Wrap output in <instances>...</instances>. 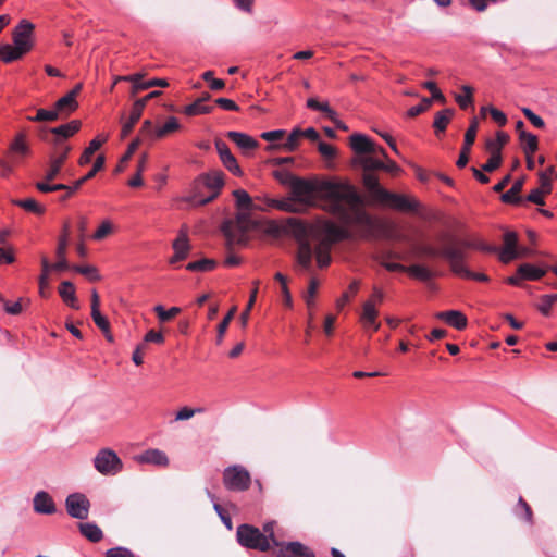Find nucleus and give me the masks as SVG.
I'll return each instance as SVG.
<instances>
[{"label": "nucleus", "mask_w": 557, "mask_h": 557, "mask_svg": "<svg viewBox=\"0 0 557 557\" xmlns=\"http://www.w3.org/2000/svg\"><path fill=\"white\" fill-rule=\"evenodd\" d=\"M290 193L293 199L301 205L313 206L320 200L323 210L344 225L358 227L361 237L373 234L375 221L366 211L362 196L348 181H310L297 176Z\"/></svg>", "instance_id": "1"}, {"label": "nucleus", "mask_w": 557, "mask_h": 557, "mask_svg": "<svg viewBox=\"0 0 557 557\" xmlns=\"http://www.w3.org/2000/svg\"><path fill=\"white\" fill-rule=\"evenodd\" d=\"M324 237L314 246L308 239L298 240L295 253V270L299 273L311 274L313 271V258L320 269L327 268L331 264L332 246L343 239H350L351 232L338 226L334 222H326L323 225Z\"/></svg>", "instance_id": "2"}, {"label": "nucleus", "mask_w": 557, "mask_h": 557, "mask_svg": "<svg viewBox=\"0 0 557 557\" xmlns=\"http://www.w3.org/2000/svg\"><path fill=\"white\" fill-rule=\"evenodd\" d=\"M225 175L221 170H212L199 175L193 185L191 195L185 200L195 206H205L213 201L224 186Z\"/></svg>", "instance_id": "3"}, {"label": "nucleus", "mask_w": 557, "mask_h": 557, "mask_svg": "<svg viewBox=\"0 0 557 557\" xmlns=\"http://www.w3.org/2000/svg\"><path fill=\"white\" fill-rule=\"evenodd\" d=\"M367 190L374 201L395 210L414 212L420 208L419 201L414 198L388 191L380 184H376L375 180L371 176L367 177Z\"/></svg>", "instance_id": "4"}, {"label": "nucleus", "mask_w": 557, "mask_h": 557, "mask_svg": "<svg viewBox=\"0 0 557 557\" xmlns=\"http://www.w3.org/2000/svg\"><path fill=\"white\" fill-rule=\"evenodd\" d=\"M237 542L245 548L259 552L270 550L269 537L263 534L257 527L251 524H240L236 530Z\"/></svg>", "instance_id": "5"}, {"label": "nucleus", "mask_w": 557, "mask_h": 557, "mask_svg": "<svg viewBox=\"0 0 557 557\" xmlns=\"http://www.w3.org/2000/svg\"><path fill=\"white\" fill-rule=\"evenodd\" d=\"M223 484L228 491L244 492L250 487L251 476L243 466H230L223 471Z\"/></svg>", "instance_id": "6"}, {"label": "nucleus", "mask_w": 557, "mask_h": 557, "mask_svg": "<svg viewBox=\"0 0 557 557\" xmlns=\"http://www.w3.org/2000/svg\"><path fill=\"white\" fill-rule=\"evenodd\" d=\"M12 40L23 55L28 53L35 45V25L28 20H21L12 30Z\"/></svg>", "instance_id": "7"}, {"label": "nucleus", "mask_w": 557, "mask_h": 557, "mask_svg": "<svg viewBox=\"0 0 557 557\" xmlns=\"http://www.w3.org/2000/svg\"><path fill=\"white\" fill-rule=\"evenodd\" d=\"M94 466L102 475H115L123 469L121 458L110 448H102L97 453Z\"/></svg>", "instance_id": "8"}, {"label": "nucleus", "mask_w": 557, "mask_h": 557, "mask_svg": "<svg viewBox=\"0 0 557 557\" xmlns=\"http://www.w3.org/2000/svg\"><path fill=\"white\" fill-rule=\"evenodd\" d=\"M248 222V213L239 212L236 216V224L232 221H225L222 224V233L226 239L228 249L235 244H243L245 242L246 223Z\"/></svg>", "instance_id": "9"}, {"label": "nucleus", "mask_w": 557, "mask_h": 557, "mask_svg": "<svg viewBox=\"0 0 557 557\" xmlns=\"http://www.w3.org/2000/svg\"><path fill=\"white\" fill-rule=\"evenodd\" d=\"M384 298V294L382 289L374 286L373 293L367 301H364L362 306V313L360 320L364 327H372L373 331H379L381 324L376 321L379 315V311L376 309V305H381Z\"/></svg>", "instance_id": "10"}, {"label": "nucleus", "mask_w": 557, "mask_h": 557, "mask_svg": "<svg viewBox=\"0 0 557 557\" xmlns=\"http://www.w3.org/2000/svg\"><path fill=\"white\" fill-rule=\"evenodd\" d=\"M443 255L444 259L447 260L451 272L455 273L456 275H459L465 278L476 280L480 282L488 281L487 275L483 273H474L466 267L465 261H462V253L459 250H444Z\"/></svg>", "instance_id": "11"}, {"label": "nucleus", "mask_w": 557, "mask_h": 557, "mask_svg": "<svg viewBox=\"0 0 557 557\" xmlns=\"http://www.w3.org/2000/svg\"><path fill=\"white\" fill-rule=\"evenodd\" d=\"M478 249L484 252H496L497 248L491 245H487L481 240H468V239H459L456 237H448L446 244L444 245V250H459L462 253V261L467 258V249Z\"/></svg>", "instance_id": "12"}, {"label": "nucleus", "mask_w": 557, "mask_h": 557, "mask_svg": "<svg viewBox=\"0 0 557 557\" xmlns=\"http://www.w3.org/2000/svg\"><path fill=\"white\" fill-rule=\"evenodd\" d=\"M65 507L72 518L85 520L89 515L90 502L84 494L73 493L66 497Z\"/></svg>", "instance_id": "13"}, {"label": "nucleus", "mask_w": 557, "mask_h": 557, "mask_svg": "<svg viewBox=\"0 0 557 557\" xmlns=\"http://www.w3.org/2000/svg\"><path fill=\"white\" fill-rule=\"evenodd\" d=\"M478 128H479V121L476 117H473L470 121V125H469L468 129L466 131L463 146L461 148L459 158L456 162V165L460 169L465 168L467 165V163L469 162L470 150H471L472 145L475 141Z\"/></svg>", "instance_id": "14"}, {"label": "nucleus", "mask_w": 557, "mask_h": 557, "mask_svg": "<svg viewBox=\"0 0 557 557\" xmlns=\"http://www.w3.org/2000/svg\"><path fill=\"white\" fill-rule=\"evenodd\" d=\"M276 547V557H315L314 552L300 542H280Z\"/></svg>", "instance_id": "15"}, {"label": "nucleus", "mask_w": 557, "mask_h": 557, "mask_svg": "<svg viewBox=\"0 0 557 557\" xmlns=\"http://www.w3.org/2000/svg\"><path fill=\"white\" fill-rule=\"evenodd\" d=\"M218 154L223 165L234 175L242 176L243 171L237 163L236 158L231 152L228 146L222 139H215L214 141Z\"/></svg>", "instance_id": "16"}, {"label": "nucleus", "mask_w": 557, "mask_h": 557, "mask_svg": "<svg viewBox=\"0 0 557 557\" xmlns=\"http://www.w3.org/2000/svg\"><path fill=\"white\" fill-rule=\"evenodd\" d=\"M504 246L499 252V260L503 263H509L510 261L519 258L518 249V235L516 232H506L503 236Z\"/></svg>", "instance_id": "17"}, {"label": "nucleus", "mask_w": 557, "mask_h": 557, "mask_svg": "<svg viewBox=\"0 0 557 557\" xmlns=\"http://www.w3.org/2000/svg\"><path fill=\"white\" fill-rule=\"evenodd\" d=\"M226 137L232 140L245 154H249L251 151L259 147L258 140L245 133L230 131L226 133Z\"/></svg>", "instance_id": "18"}, {"label": "nucleus", "mask_w": 557, "mask_h": 557, "mask_svg": "<svg viewBox=\"0 0 557 557\" xmlns=\"http://www.w3.org/2000/svg\"><path fill=\"white\" fill-rule=\"evenodd\" d=\"M358 163L363 169L362 174V183L367 188V177L371 176L375 180L376 184L379 183V177L374 174V171L382 170L384 168V162L372 157V156H362L359 158Z\"/></svg>", "instance_id": "19"}, {"label": "nucleus", "mask_w": 557, "mask_h": 557, "mask_svg": "<svg viewBox=\"0 0 557 557\" xmlns=\"http://www.w3.org/2000/svg\"><path fill=\"white\" fill-rule=\"evenodd\" d=\"M350 147L358 154H370L376 152V144L362 134L350 136Z\"/></svg>", "instance_id": "20"}, {"label": "nucleus", "mask_w": 557, "mask_h": 557, "mask_svg": "<svg viewBox=\"0 0 557 557\" xmlns=\"http://www.w3.org/2000/svg\"><path fill=\"white\" fill-rule=\"evenodd\" d=\"M34 510L41 515H52L57 508L52 497L47 492L40 491L34 497Z\"/></svg>", "instance_id": "21"}, {"label": "nucleus", "mask_w": 557, "mask_h": 557, "mask_svg": "<svg viewBox=\"0 0 557 557\" xmlns=\"http://www.w3.org/2000/svg\"><path fill=\"white\" fill-rule=\"evenodd\" d=\"M436 318L459 331L466 329L468 323L467 317L458 310L441 311Z\"/></svg>", "instance_id": "22"}, {"label": "nucleus", "mask_w": 557, "mask_h": 557, "mask_svg": "<svg viewBox=\"0 0 557 557\" xmlns=\"http://www.w3.org/2000/svg\"><path fill=\"white\" fill-rule=\"evenodd\" d=\"M144 109H143V101H135L132 106L129 117L124 124L122 125L121 129V138H126L134 129V126L136 123L140 120L143 115Z\"/></svg>", "instance_id": "23"}, {"label": "nucleus", "mask_w": 557, "mask_h": 557, "mask_svg": "<svg viewBox=\"0 0 557 557\" xmlns=\"http://www.w3.org/2000/svg\"><path fill=\"white\" fill-rule=\"evenodd\" d=\"M137 461L140 463H151L160 467H166L169 465V458L162 450L148 449L141 455L137 456Z\"/></svg>", "instance_id": "24"}, {"label": "nucleus", "mask_w": 557, "mask_h": 557, "mask_svg": "<svg viewBox=\"0 0 557 557\" xmlns=\"http://www.w3.org/2000/svg\"><path fill=\"white\" fill-rule=\"evenodd\" d=\"M174 256L170 259V263L184 260L189 251V244L187 233L184 231L180 232L178 237L173 243Z\"/></svg>", "instance_id": "25"}, {"label": "nucleus", "mask_w": 557, "mask_h": 557, "mask_svg": "<svg viewBox=\"0 0 557 557\" xmlns=\"http://www.w3.org/2000/svg\"><path fill=\"white\" fill-rule=\"evenodd\" d=\"M9 152L17 156H27L29 153V146L27 143V134L25 131L18 132L9 146Z\"/></svg>", "instance_id": "26"}, {"label": "nucleus", "mask_w": 557, "mask_h": 557, "mask_svg": "<svg viewBox=\"0 0 557 557\" xmlns=\"http://www.w3.org/2000/svg\"><path fill=\"white\" fill-rule=\"evenodd\" d=\"M59 294L63 301L73 309H78L75 286L70 281H63L59 286Z\"/></svg>", "instance_id": "27"}, {"label": "nucleus", "mask_w": 557, "mask_h": 557, "mask_svg": "<svg viewBox=\"0 0 557 557\" xmlns=\"http://www.w3.org/2000/svg\"><path fill=\"white\" fill-rule=\"evenodd\" d=\"M546 273V270L536 268L531 263H522L517 269V274L523 278L529 281H537L543 277Z\"/></svg>", "instance_id": "28"}, {"label": "nucleus", "mask_w": 557, "mask_h": 557, "mask_svg": "<svg viewBox=\"0 0 557 557\" xmlns=\"http://www.w3.org/2000/svg\"><path fill=\"white\" fill-rule=\"evenodd\" d=\"M108 140V135L98 136L94 138L89 146L83 151L79 157V165H86L91 161L92 154Z\"/></svg>", "instance_id": "29"}, {"label": "nucleus", "mask_w": 557, "mask_h": 557, "mask_svg": "<svg viewBox=\"0 0 557 557\" xmlns=\"http://www.w3.org/2000/svg\"><path fill=\"white\" fill-rule=\"evenodd\" d=\"M104 163H106V158L102 154H99L96 160H95V163L92 165V169L86 174L84 175L83 177H81L79 180H77L72 186H71V190L72 191H76L78 190L84 183H86L87 181L91 180L99 171H101L104 166Z\"/></svg>", "instance_id": "30"}, {"label": "nucleus", "mask_w": 557, "mask_h": 557, "mask_svg": "<svg viewBox=\"0 0 557 557\" xmlns=\"http://www.w3.org/2000/svg\"><path fill=\"white\" fill-rule=\"evenodd\" d=\"M454 114L455 110L451 108L444 109L435 114L433 127L435 129L436 135H438V133H443L446 131L447 125L449 124Z\"/></svg>", "instance_id": "31"}, {"label": "nucleus", "mask_w": 557, "mask_h": 557, "mask_svg": "<svg viewBox=\"0 0 557 557\" xmlns=\"http://www.w3.org/2000/svg\"><path fill=\"white\" fill-rule=\"evenodd\" d=\"M300 138H301L300 128H295L288 135V137L286 138V141L284 144H282V145L271 144L267 147V150L273 151V150L282 148L286 151H295L297 149V147L299 146Z\"/></svg>", "instance_id": "32"}, {"label": "nucleus", "mask_w": 557, "mask_h": 557, "mask_svg": "<svg viewBox=\"0 0 557 557\" xmlns=\"http://www.w3.org/2000/svg\"><path fill=\"white\" fill-rule=\"evenodd\" d=\"M77 108V100L69 95L63 96L54 103V109L58 111L59 116L63 114L69 115L70 113L76 111Z\"/></svg>", "instance_id": "33"}, {"label": "nucleus", "mask_w": 557, "mask_h": 557, "mask_svg": "<svg viewBox=\"0 0 557 557\" xmlns=\"http://www.w3.org/2000/svg\"><path fill=\"white\" fill-rule=\"evenodd\" d=\"M523 188V180H517L511 188L502 195V200L505 203L519 205L522 202V198L520 197V193Z\"/></svg>", "instance_id": "34"}, {"label": "nucleus", "mask_w": 557, "mask_h": 557, "mask_svg": "<svg viewBox=\"0 0 557 557\" xmlns=\"http://www.w3.org/2000/svg\"><path fill=\"white\" fill-rule=\"evenodd\" d=\"M81 533L90 542L98 543L103 537V532L96 523H79Z\"/></svg>", "instance_id": "35"}, {"label": "nucleus", "mask_w": 557, "mask_h": 557, "mask_svg": "<svg viewBox=\"0 0 557 557\" xmlns=\"http://www.w3.org/2000/svg\"><path fill=\"white\" fill-rule=\"evenodd\" d=\"M82 123L78 120H73L66 124L51 128V133L62 138H69L81 129Z\"/></svg>", "instance_id": "36"}, {"label": "nucleus", "mask_w": 557, "mask_h": 557, "mask_svg": "<svg viewBox=\"0 0 557 557\" xmlns=\"http://www.w3.org/2000/svg\"><path fill=\"white\" fill-rule=\"evenodd\" d=\"M51 272V264L47 257H41V274L39 276V293L42 297H47L46 289L49 286V274Z\"/></svg>", "instance_id": "37"}, {"label": "nucleus", "mask_w": 557, "mask_h": 557, "mask_svg": "<svg viewBox=\"0 0 557 557\" xmlns=\"http://www.w3.org/2000/svg\"><path fill=\"white\" fill-rule=\"evenodd\" d=\"M521 146L524 154H534L539 148L537 137L525 131H521Z\"/></svg>", "instance_id": "38"}, {"label": "nucleus", "mask_w": 557, "mask_h": 557, "mask_svg": "<svg viewBox=\"0 0 557 557\" xmlns=\"http://www.w3.org/2000/svg\"><path fill=\"white\" fill-rule=\"evenodd\" d=\"M169 83L163 78H152L147 82L138 83L137 85H132L131 95L134 97L138 92L152 88V87H168Z\"/></svg>", "instance_id": "39"}, {"label": "nucleus", "mask_w": 557, "mask_h": 557, "mask_svg": "<svg viewBox=\"0 0 557 557\" xmlns=\"http://www.w3.org/2000/svg\"><path fill=\"white\" fill-rule=\"evenodd\" d=\"M212 106H206L199 98L195 100L193 103L186 106L183 110V113L188 116L199 115V114H208L212 112Z\"/></svg>", "instance_id": "40"}, {"label": "nucleus", "mask_w": 557, "mask_h": 557, "mask_svg": "<svg viewBox=\"0 0 557 557\" xmlns=\"http://www.w3.org/2000/svg\"><path fill=\"white\" fill-rule=\"evenodd\" d=\"M13 203L15 206L23 208L24 210L32 212L34 214H37V215H41L45 212V207L39 205L33 198L14 200Z\"/></svg>", "instance_id": "41"}, {"label": "nucleus", "mask_w": 557, "mask_h": 557, "mask_svg": "<svg viewBox=\"0 0 557 557\" xmlns=\"http://www.w3.org/2000/svg\"><path fill=\"white\" fill-rule=\"evenodd\" d=\"M461 90L463 95H456L455 100L462 110H466L473 104L474 89L470 85H462Z\"/></svg>", "instance_id": "42"}, {"label": "nucleus", "mask_w": 557, "mask_h": 557, "mask_svg": "<svg viewBox=\"0 0 557 557\" xmlns=\"http://www.w3.org/2000/svg\"><path fill=\"white\" fill-rule=\"evenodd\" d=\"M139 145L140 137H136L134 140H132V143L128 145L126 152L120 159V162L114 170L115 173H121L124 171L125 164L131 160L132 156L138 149Z\"/></svg>", "instance_id": "43"}, {"label": "nucleus", "mask_w": 557, "mask_h": 557, "mask_svg": "<svg viewBox=\"0 0 557 557\" xmlns=\"http://www.w3.org/2000/svg\"><path fill=\"white\" fill-rule=\"evenodd\" d=\"M157 132H158V127H154L153 126V123L152 121L150 120H145L141 124V127L139 129V133H138V136L137 137H140V144L145 140H154V139H158L157 138Z\"/></svg>", "instance_id": "44"}, {"label": "nucleus", "mask_w": 557, "mask_h": 557, "mask_svg": "<svg viewBox=\"0 0 557 557\" xmlns=\"http://www.w3.org/2000/svg\"><path fill=\"white\" fill-rule=\"evenodd\" d=\"M54 145H55V148H54V151L53 153L50 156V158H52L57 163L63 165L64 162L66 161L67 157H69V153L71 151V147L70 146H63L62 145V140L57 138L54 140Z\"/></svg>", "instance_id": "45"}, {"label": "nucleus", "mask_w": 557, "mask_h": 557, "mask_svg": "<svg viewBox=\"0 0 557 557\" xmlns=\"http://www.w3.org/2000/svg\"><path fill=\"white\" fill-rule=\"evenodd\" d=\"M23 57V53L18 51L14 46L5 44L0 47V59L5 63H11Z\"/></svg>", "instance_id": "46"}, {"label": "nucleus", "mask_w": 557, "mask_h": 557, "mask_svg": "<svg viewBox=\"0 0 557 557\" xmlns=\"http://www.w3.org/2000/svg\"><path fill=\"white\" fill-rule=\"evenodd\" d=\"M216 267V261L213 259H201L198 261L189 262L186 265L188 271H199V272H209L212 271Z\"/></svg>", "instance_id": "47"}, {"label": "nucleus", "mask_w": 557, "mask_h": 557, "mask_svg": "<svg viewBox=\"0 0 557 557\" xmlns=\"http://www.w3.org/2000/svg\"><path fill=\"white\" fill-rule=\"evenodd\" d=\"M236 199V206L239 210L249 211L252 207V200L249 194L244 189H236L233 191Z\"/></svg>", "instance_id": "48"}, {"label": "nucleus", "mask_w": 557, "mask_h": 557, "mask_svg": "<svg viewBox=\"0 0 557 557\" xmlns=\"http://www.w3.org/2000/svg\"><path fill=\"white\" fill-rule=\"evenodd\" d=\"M555 175V166L552 165L547 168L545 171L540 172V187L543 188V191L546 194L552 193V177Z\"/></svg>", "instance_id": "49"}, {"label": "nucleus", "mask_w": 557, "mask_h": 557, "mask_svg": "<svg viewBox=\"0 0 557 557\" xmlns=\"http://www.w3.org/2000/svg\"><path fill=\"white\" fill-rule=\"evenodd\" d=\"M307 107L311 110L325 113L330 120L337 115V113L329 106L327 102L320 103L315 98H309L307 100Z\"/></svg>", "instance_id": "50"}, {"label": "nucleus", "mask_w": 557, "mask_h": 557, "mask_svg": "<svg viewBox=\"0 0 557 557\" xmlns=\"http://www.w3.org/2000/svg\"><path fill=\"white\" fill-rule=\"evenodd\" d=\"M70 239V224L65 222L62 227V232L58 238V246L55 250V255H66L67 246Z\"/></svg>", "instance_id": "51"}, {"label": "nucleus", "mask_w": 557, "mask_h": 557, "mask_svg": "<svg viewBox=\"0 0 557 557\" xmlns=\"http://www.w3.org/2000/svg\"><path fill=\"white\" fill-rule=\"evenodd\" d=\"M406 272L423 282L431 280L433 276L432 272L428 268L420 264L407 267Z\"/></svg>", "instance_id": "52"}, {"label": "nucleus", "mask_w": 557, "mask_h": 557, "mask_svg": "<svg viewBox=\"0 0 557 557\" xmlns=\"http://www.w3.org/2000/svg\"><path fill=\"white\" fill-rule=\"evenodd\" d=\"M27 119L32 122H53L59 119V115L55 109H38L35 116H28Z\"/></svg>", "instance_id": "53"}, {"label": "nucleus", "mask_w": 557, "mask_h": 557, "mask_svg": "<svg viewBox=\"0 0 557 557\" xmlns=\"http://www.w3.org/2000/svg\"><path fill=\"white\" fill-rule=\"evenodd\" d=\"M181 128L178 120L174 116H171L166 120L163 126L158 127L157 138H163L166 135L174 133Z\"/></svg>", "instance_id": "54"}, {"label": "nucleus", "mask_w": 557, "mask_h": 557, "mask_svg": "<svg viewBox=\"0 0 557 557\" xmlns=\"http://www.w3.org/2000/svg\"><path fill=\"white\" fill-rule=\"evenodd\" d=\"M181 311L182 309L178 307H171L169 310H165L161 305L154 307V312L160 322H168L174 319Z\"/></svg>", "instance_id": "55"}, {"label": "nucleus", "mask_w": 557, "mask_h": 557, "mask_svg": "<svg viewBox=\"0 0 557 557\" xmlns=\"http://www.w3.org/2000/svg\"><path fill=\"white\" fill-rule=\"evenodd\" d=\"M314 272V270L312 271ZM311 277H310V281H309V286H308V290L305 295V301H306V305L308 308H312L314 306V297L317 295V292H318V287H319V281L313 276V273L309 274Z\"/></svg>", "instance_id": "56"}, {"label": "nucleus", "mask_w": 557, "mask_h": 557, "mask_svg": "<svg viewBox=\"0 0 557 557\" xmlns=\"http://www.w3.org/2000/svg\"><path fill=\"white\" fill-rule=\"evenodd\" d=\"M259 284H260V282L258 280L253 282V288L250 293L248 304L246 306V309L240 314V320H242L243 326H246L248 318H249V312L256 302Z\"/></svg>", "instance_id": "57"}, {"label": "nucleus", "mask_w": 557, "mask_h": 557, "mask_svg": "<svg viewBox=\"0 0 557 557\" xmlns=\"http://www.w3.org/2000/svg\"><path fill=\"white\" fill-rule=\"evenodd\" d=\"M509 141V135L504 132L496 133V140H487L486 149L488 152H493L495 148L502 153L503 147Z\"/></svg>", "instance_id": "58"}, {"label": "nucleus", "mask_w": 557, "mask_h": 557, "mask_svg": "<svg viewBox=\"0 0 557 557\" xmlns=\"http://www.w3.org/2000/svg\"><path fill=\"white\" fill-rule=\"evenodd\" d=\"M490 153H491L490 159L486 161V163H484L482 165V170L485 172L495 171L496 169H498L500 166L502 161H503L502 153L498 152L497 148H495L493 150V152H490Z\"/></svg>", "instance_id": "59"}, {"label": "nucleus", "mask_w": 557, "mask_h": 557, "mask_svg": "<svg viewBox=\"0 0 557 557\" xmlns=\"http://www.w3.org/2000/svg\"><path fill=\"white\" fill-rule=\"evenodd\" d=\"M235 312H236V307L231 308V310L227 312V314L223 318V320L218 325V337H216L218 344L222 343L223 336H224L231 321L233 320Z\"/></svg>", "instance_id": "60"}, {"label": "nucleus", "mask_w": 557, "mask_h": 557, "mask_svg": "<svg viewBox=\"0 0 557 557\" xmlns=\"http://www.w3.org/2000/svg\"><path fill=\"white\" fill-rule=\"evenodd\" d=\"M541 302L537 305V309L543 315H549L553 305L557 301V294L555 295H543L540 298Z\"/></svg>", "instance_id": "61"}, {"label": "nucleus", "mask_w": 557, "mask_h": 557, "mask_svg": "<svg viewBox=\"0 0 557 557\" xmlns=\"http://www.w3.org/2000/svg\"><path fill=\"white\" fill-rule=\"evenodd\" d=\"M431 106H432V99H429V98L424 97V98H422L421 102L418 106L411 107L407 111V115L409 117H416L419 114L428 111Z\"/></svg>", "instance_id": "62"}, {"label": "nucleus", "mask_w": 557, "mask_h": 557, "mask_svg": "<svg viewBox=\"0 0 557 557\" xmlns=\"http://www.w3.org/2000/svg\"><path fill=\"white\" fill-rule=\"evenodd\" d=\"M72 269L85 276H87L90 281H99L100 275L98 274V271L92 265H74Z\"/></svg>", "instance_id": "63"}, {"label": "nucleus", "mask_w": 557, "mask_h": 557, "mask_svg": "<svg viewBox=\"0 0 557 557\" xmlns=\"http://www.w3.org/2000/svg\"><path fill=\"white\" fill-rule=\"evenodd\" d=\"M113 231V225L109 220H106L101 223L99 228L94 233L92 238L95 240H102L107 236H109Z\"/></svg>", "instance_id": "64"}]
</instances>
